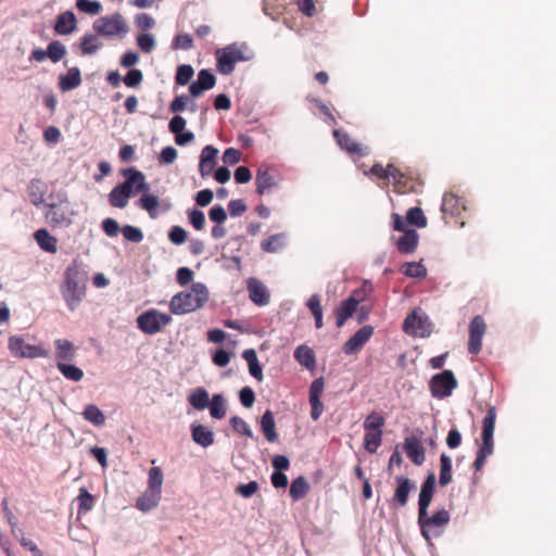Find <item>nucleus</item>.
Returning a JSON list of instances; mask_svg holds the SVG:
<instances>
[{"instance_id": "obj_51", "label": "nucleus", "mask_w": 556, "mask_h": 556, "mask_svg": "<svg viewBox=\"0 0 556 556\" xmlns=\"http://www.w3.org/2000/svg\"><path fill=\"white\" fill-rule=\"evenodd\" d=\"M148 488L149 490L156 491L161 493V488L163 484V472L160 467H152L148 473Z\"/></svg>"}, {"instance_id": "obj_14", "label": "nucleus", "mask_w": 556, "mask_h": 556, "mask_svg": "<svg viewBox=\"0 0 556 556\" xmlns=\"http://www.w3.org/2000/svg\"><path fill=\"white\" fill-rule=\"evenodd\" d=\"M391 179H392L393 190L396 193H401V194L409 193V192H417L421 186V184L418 179L406 176L397 167H395V169L391 176Z\"/></svg>"}, {"instance_id": "obj_27", "label": "nucleus", "mask_w": 556, "mask_h": 556, "mask_svg": "<svg viewBox=\"0 0 556 556\" xmlns=\"http://www.w3.org/2000/svg\"><path fill=\"white\" fill-rule=\"evenodd\" d=\"M49 211L46 213V218L52 227H68L72 219L68 215L55 204H48Z\"/></svg>"}, {"instance_id": "obj_23", "label": "nucleus", "mask_w": 556, "mask_h": 556, "mask_svg": "<svg viewBox=\"0 0 556 556\" xmlns=\"http://www.w3.org/2000/svg\"><path fill=\"white\" fill-rule=\"evenodd\" d=\"M494 434H482V443L477 452V457L473 462V468L476 471H479L482 469V467L485 464L486 458L493 453L494 447V441H493Z\"/></svg>"}, {"instance_id": "obj_29", "label": "nucleus", "mask_w": 556, "mask_h": 556, "mask_svg": "<svg viewBox=\"0 0 556 556\" xmlns=\"http://www.w3.org/2000/svg\"><path fill=\"white\" fill-rule=\"evenodd\" d=\"M34 239L41 250L53 254L58 252V240L47 229L41 228L35 231Z\"/></svg>"}, {"instance_id": "obj_18", "label": "nucleus", "mask_w": 556, "mask_h": 556, "mask_svg": "<svg viewBox=\"0 0 556 556\" xmlns=\"http://www.w3.org/2000/svg\"><path fill=\"white\" fill-rule=\"evenodd\" d=\"M248 291L251 301L256 305L264 306L269 303V292L258 279L251 278L248 281Z\"/></svg>"}, {"instance_id": "obj_8", "label": "nucleus", "mask_w": 556, "mask_h": 556, "mask_svg": "<svg viewBox=\"0 0 556 556\" xmlns=\"http://www.w3.org/2000/svg\"><path fill=\"white\" fill-rule=\"evenodd\" d=\"M281 177L278 170L267 165H261L255 176V191L260 195L269 193L279 187Z\"/></svg>"}, {"instance_id": "obj_21", "label": "nucleus", "mask_w": 556, "mask_h": 556, "mask_svg": "<svg viewBox=\"0 0 556 556\" xmlns=\"http://www.w3.org/2000/svg\"><path fill=\"white\" fill-rule=\"evenodd\" d=\"M218 150L213 146H205L202 149L199 163V172L202 177L208 176L214 170Z\"/></svg>"}, {"instance_id": "obj_3", "label": "nucleus", "mask_w": 556, "mask_h": 556, "mask_svg": "<svg viewBox=\"0 0 556 556\" xmlns=\"http://www.w3.org/2000/svg\"><path fill=\"white\" fill-rule=\"evenodd\" d=\"M252 58L253 53L247 45H228L216 51L217 71L223 75H229L235 71L237 63L250 61Z\"/></svg>"}, {"instance_id": "obj_1", "label": "nucleus", "mask_w": 556, "mask_h": 556, "mask_svg": "<svg viewBox=\"0 0 556 556\" xmlns=\"http://www.w3.org/2000/svg\"><path fill=\"white\" fill-rule=\"evenodd\" d=\"M88 273L81 262L73 260L64 271V280L60 287L61 294L71 311H75L86 295Z\"/></svg>"}, {"instance_id": "obj_47", "label": "nucleus", "mask_w": 556, "mask_h": 556, "mask_svg": "<svg viewBox=\"0 0 556 556\" xmlns=\"http://www.w3.org/2000/svg\"><path fill=\"white\" fill-rule=\"evenodd\" d=\"M394 164H388L383 167L381 164H374L368 172H365L366 175L375 176L379 179L389 180L395 169Z\"/></svg>"}, {"instance_id": "obj_52", "label": "nucleus", "mask_w": 556, "mask_h": 556, "mask_svg": "<svg viewBox=\"0 0 556 556\" xmlns=\"http://www.w3.org/2000/svg\"><path fill=\"white\" fill-rule=\"evenodd\" d=\"M406 222L420 228L427 226V218L420 207L409 208L406 214Z\"/></svg>"}, {"instance_id": "obj_28", "label": "nucleus", "mask_w": 556, "mask_h": 556, "mask_svg": "<svg viewBox=\"0 0 556 556\" xmlns=\"http://www.w3.org/2000/svg\"><path fill=\"white\" fill-rule=\"evenodd\" d=\"M27 192L30 202L39 206L45 202V195L47 192V186L46 184L38 178L31 179L30 182L27 186Z\"/></svg>"}, {"instance_id": "obj_60", "label": "nucleus", "mask_w": 556, "mask_h": 556, "mask_svg": "<svg viewBox=\"0 0 556 556\" xmlns=\"http://www.w3.org/2000/svg\"><path fill=\"white\" fill-rule=\"evenodd\" d=\"M137 45L143 52H151L155 47V40L151 34H141L137 37Z\"/></svg>"}, {"instance_id": "obj_39", "label": "nucleus", "mask_w": 556, "mask_h": 556, "mask_svg": "<svg viewBox=\"0 0 556 556\" xmlns=\"http://www.w3.org/2000/svg\"><path fill=\"white\" fill-rule=\"evenodd\" d=\"M160 205L159 198L153 194H143L139 201L138 206L147 211L151 218L157 217V207Z\"/></svg>"}, {"instance_id": "obj_49", "label": "nucleus", "mask_w": 556, "mask_h": 556, "mask_svg": "<svg viewBox=\"0 0 556 556\" xmlns=\"http://www.w3.org/2000/svg\"><path fill=\"white\" fill-rule=\"evenodd\" d=\"M47 54L53 63H56L65 56L66 48L59 40H54L48 45Z\"/></svg>"}, {"instance_id": "obj_58", "label": "nucleus", "mask_w": 556, "mask_h": 556, "mask_svg": "<svg viewBox=\"0 0 556 556\" xmlns=\"http://www.w3.org/2000/svg\"><path fill=\"white\" fill-rule=\"evenodd\" d=\"M188 219L197 230H202L205 226L204 213L198 208L188 211Z\"/></svg>"}, {"instance_id": "obj_15", "label": "nucleus", "mask_w": 556, "mask_h": 556, "mask_svg": "<svg viewBox=\"0 0 556 556\" xmlns=\"http://www.w3.org/2000/svg\"><path fill=\"white\" fill-rule=\"evenodd\" d=\"M396 489L392 497V504L394 507H404L408 502V495L416 489V484L413 480L404 476L395 477Z\"/></svg>"}, {"instance_id": "obj_25", "label": "nucleus", "mask_w": 556, "mask_h": 556, "mask_svg": "<svg viewBox=\"0 0 556 556\" xmlns=\"http://www.w3.org/2000/svg\"><path fill=\"white\" fill-rule=\"evenodd\" d=\"M418 233L414 229H408L397 239L396 248L402 254H410L416 251L418 245Z\"/></svg>"}, {"instance_id": "obj_34", "label": "nucleus", "mask_w": 556, "mask_h": 556, "mask_svg": "<svg viewBox=\"0 0 556 556\" xmlns=\"http://www.w3.org/2000/svg\"><path fill=\"white\" fill-rule=\"evenodd\" d=\"M309 491V484L305 477L295 478L290 485L289 495L293 501L303 498Z\"/></svg>"}, {"instance_id": "obj_22", "label": "nucleus", "mask_w": 556, "mask_h": 556, "mask_svg": "<svg viewBox=\"0 0 556 556\" xmlns=\"http://www.w3.org/2000/svg\"><path fill=\"white\" fill-rule=\"evenodd\" d=\"M358 304L359 300L354 295H351L340 304V306L334 312L337 318V327L341 328L345 324L346 319L354 314Z\"/></svg>"}, {"instance_id": "obj_53", "label": "nucleus", "mask_w": 556, "mask_h": 556, "mask_svg": "<svg viewBox=\"0 0 556 556\" xmlns=\"http://www.w3.org/2000/svg\"><path fill=\"white\" fill-rule=\"evenodd\" d=\"M76 8L84 13L98 15L102 11V4L99 1L77 0Z\"/></svg>"}, {"instance_id": "obj_43", "label": "nucleus", "mask_w": 556, "mask_h": 556, "mask_svg": "<svg viewBox=\"0 0 556 556\" xmlns=\"http://www.w3.org/2000/svg\"><path fill=\"white\" fill-rule=\"evenodd\" d=\"M56 367L62 372V375L71 381L78 382L84 377V371L74 365L56 363Z\"/></svg>"}, {"instance_id": "obj_56", "label": "nucleus", "mask_w": 556, "mask_h": 556, "mask_svg": "<svg viewBox=\"0 0 556 556\" xmlns=\"http://www.w3.org/2000/svg\"><path fill=\"white\" fill-rule=\"evenodd\" d=\"M230 425L233 428V430L236 432H238L239 434L245 435L248 438H253V432H252L250 426L241 417H239V416L231 417Z\"/></svg>"}, {"instance_id": "obj_64", "label": "nucleus", "mask_w": 556, "mask_h": 556, "mask_svg": "<svg viewBox=\"0 0 556 556\" xmlns=\"http://www.w3.org/2000/svg\"><path fill=\"white\" fill-rule=\"evenodd\" d=\"M192 37L189 34L177 35L174 39V48L189 50L192 48Z\"/></svg>"}, {"instance_id": "obj_9", "label": "nucleus", "mask_w": 556, "mask_h": 556, "mask_svg": "<svg viewBox=\"0 0 556 556\" xmlns=\"http://www.w3.org/2000/svg\"><path fill=\"white\" fill-rule=\"evenodd\" d=\"M429 387L433 397L444 399L457 387V380L451 370H443L431 378Z\"/></svg>"}, {"instance_id": "obj_46", "label": "nucleus", "mask_w": 556, "mask_h": 556, "mask_svg": "<svg viewBox=\"0 0 556 556\" xmlns=\"http://www.w3.org/2000/svg\"><path fill=\"white\" fill-rule=\"evenodd\" d=\"M401 271L412 278H425L427 276V269L421 263H405L403 264Z\"/></svg>"}, {"instance_id": "obj_35", "label": "nucleus", "mask_w": 556, "mask_h": 556, "mask_svg": "<svg viewBox=\"0 0 556 556\" xmlns=\"http://www.w3.org/2000/svg\"><path fill=\"white\" fill-rule=\"evenodd\" d=\"M188 401L193 408L203 410L208 407L211 400L205 389L198 388L189 395Z\"/></svg>"}, {"instance_id": "obj_63", "label": "nucleus", "mask_w": 556, "mask_h": 556, "mask_svg": "<svg viewBox=\"0 0 556 556\" xmlns=\"http://www.w3.org/2000/svg\"><path fill=\"white\" fill-rule=\"evenodd\" d=\"M258 490V483L251 481L247 484H239L236 489V493L240 494L244 498L251 497Z\"/></svg>"}, {"instance_id": "obj_41", "label": "nucleus", "mask_w": 556, "mask_h": 556, "mask_svg": "<svg viewBox=\"0 0 556 556\" xmlns=\"http://www.w3.org/2000/svg\"><path fill=\"white\" fill-rule=\"evenodd\" d=\"M295 359L306 368H311L315 365V354L313 350L306 345H300L294 352Z\"/></svg>"}, {"instance_id": "obj_37", "label": "nucleus", "mask_w": 556, "mask_h": 556, "mask_svg": "<svg viewBox=\"0 0 556 556\" xmlns=\"http://www.w3.org/2000/svg\"><path fill=\"white\" fill-rule=\"evenodd\" d=\"M102 47L99 38L93 34H86L80 41V49L84 55L94 54Z\"/></svg>"}, {"instance_id": "obj_44", "label": "nucleus", "mask_w": 556, "mask_h": 556, "mask_svg": "<svg viewBox=\"0 0 556 556\" xmlns=\"http://www.w3.org/2000/svg\"><path fill=\"white\" fill-rule=\"evenodd\" d=\"M384 424V417L376 412H372L366 417L364 421V429L366 431L379 432L382 431Z\"/></svg>"}, {"instance_id": "obj_40", "label": "nucleus", "mask_w": 556, "mask_h": 556, "mask_svg": "<svg viewBox=\"0 0 556 556\" xmlns=\"http://www.w3.org/2000/svg\"><path fill=\"white\" fill-rule=\"evenodd\" d=\"M210 415L215 419H222L226 416L227 407L222 394H214L210 401Z\"/></svg>"}, {"instance_id": "obj_31", "label": "nucleus", "mask_w": 556, "mask_h": 556, "mask_svg": "<svg viewBox=\"0 0 556 556\" xmlns=\"http://www.w3.org/2000/svg\"><path fill=\"white\" fill-rule=\"evenodd\" d=\"M76 28V17L71 11L61 13L55 22L54 30L60 35L71 34Z\"/></svg>"}, {"instance_id": "obj_32", "label": "nucleus", "mask_w": 556, "mask_h": 556, "mask_svg": "<svg viewBox=\"0 0 556 556\" xmlns=\"http://www.w3.org/2000/svg\"><path fill=\"white\" fill-rule=\"evenodd\" d=\"M191 433L193 441L203 447H207L214 442V433L206 426L192 425Z\"/></svg>"}, {"instance_id": "obj_20", "label": "nucleus", "mask_w": 556, "mask_h": 556, "mask_svg": "<svg viewBox=\"0 0 556 556\" xmlns=\"http://www.w3.org/2000/svg\"><path fill=\"white\" fill-rule=\"evenodd\" d=\"M404 450L415 465L420 466L424 464L426 452L421 442L416 437H407L405 439Z\"/></svg>"}, {"instance_id": "obj_10", "label": "nucleus", "mask_w": 556, "mask_h": 556, "mask_svg": "<svg viewBox=\"0 0 556 556\" xmlns=\"http://www.w3.org/2000/svg\"><path fill=\"white\" fill-rule=\"evenodd\" d=\"M122 174L125 177V181L123 184H119L118 186L129 197L138 192L146 193L150 190V186L149 184H147L146 177L140 170L134 167H129L123 169Z\"/></svg>"}, {"instance_id": "obj_2", "label": "nucleus", "mask_w": 556, "mask_h": 556, "mask_svg": "<svg viewBox=\"0 0 556 556\" xmlns=\"http://www.w3.org/2000/svg\"><path fill=\"white\" fill-rule=\"evenodd\" d=\"M208 299V292L203 283H193L189 291L175 294L169 303V309L175 315H184L202 307Z\"/></svg>"}, {"instance_id": "obj_24", "label": "nucleus", "mask_w": 556, "mask_h": 556, "mask_svg": "<svg viewBox=\"0 0 556 556\" xmlns=\"http://www.w3.org/2000/svg\"><path fill=\"white\" fill-rule=\"evenodd\" d=\"M81 84V74L78 67L70 68L66 74L60 75L59 88L62 92L76 89Z\"/></svg>"}, {"instance_id": "obj_19", "label": "nucleus", "mask_w": 556, "mask_h": 556, "mask_svg": "<svg viewBox=\"0 0 556 556\" xmlns=\"http://www.w3.org/2000/svg\"><path fill=\"white\" fill-rule=\"evenodd\" d=\"M215 83L216 78L211 72L207 70H201L198 74L197 80L189 87L190 94L197 98L201 96L203 91L212 89L215 86Z\"/></svg>"}, {"instance_id": "obj_57", "label": "nucleus", "mask_w": 556, "mask_h": 556, "mask_svg": "<svg viewBox=\"0 0 556 556\" xmlns=\"http://www.w3.org/2000/svg\"><path fill=\"white\" fill-rule=\"evenodd\" d=\"M143 80V74L140 70H130L123 78L124 84L129 88H136L140 86Z\"/></svg>"}, {"instance_id": "obj_59", "label": "nucleus", "mask_w": 556, "mask_h": 556, "mask_svg": "<svg viewBox=\"0 0 556 556\" xmlns=\"http://www.w3.org/2000/svg\"><path fill=\"white\" fill-rule=\"evenodd\" d=\"M123 236L130 242H140L143 239L141 230L137 227L126 225L122 228Z\"/></svg>"}, {"instance_id": "obj_61", "label": "nucleus", "mask_w": 556, "mask_h": 556, "mask_svg": "<svg viewBox=\"0 0 556 556\" xmlns=\"http://www.w3.org/2000/svg\"><path fill=\"white\" fill-rule=\"evenodd\" d=\"M168 238L174 244H182L187 240V231L180 226H173Z\"/></svg>"}, {"instance_id": "obj_5", "label": "nucleus", "mask_w": 556, "mask_h": 556, "mask_svg": "<svg viewBox=\"0 0 556 556\" xmlns=\"http://www.w3.org/2000/svg\"><path fill=\"white\" fill-rule=\"evenodd\" d=\"M450 522V513L446 509H441L434 513L432 516H426L418 519V525L421 530V534L427 542L434 536L438 538L442 534V529Z\"/></svg>"}, {"instance_id": "obj_17", "label": "nucleus", "mask_w": 556, "mask_h": 556, "mask_svg": "<svg viewBox=\"0 0 556 556\" xmlns=\"http://www.w3.org/2000/svg\"><path fill=\"white\" fill-rule=\"evenodd\" d=\"M466 210L465 201L454 193H445L443 197L441 211L443 217L446 219L448 216L452 218L460 217L462 213Z\"/></svg>"}, {"instance_id": "obj_33", "label": "nucleus", "mask_w": 556, "mask_h": 556, "mask_svg": "<svg viewBox=\"0 0 556 556\" xmlns=\"http://www.w3.org/2000/svg\"><path fill=\"white\" fill-rule=\"evenodd\" d=\"M261 428L268 442H275L278 438L276 424L271 410L267 409L261 418Z\"/></svg>"}, {"instance_id": "obj_38", "label": "nucleus", "mask_w": 556, "mask_h": 556, "mask_svg": "<svg viewBox=\"0 0 556 556\" xmlns=\"http://www.w3.org/2000/svg\"><path fill=\"white\" fill-rule=\"evenodd\" d=\"M285 245V235L276 233L269 236L267 239L261 242V248L264 252L276 253L280 251Z\"/></svg>"}, {"instance_id": "obj_26", "label": "nucleus", "mask_w": 556, "mask_h": 556, "mask_svg": "<svg viewBox=\"0 0 556 556\" xmlns=\"http://www.w3.org/2000/svg\"><path fill=\"white\" fill-rule=\"evenodd\" d=\"M56 363H66L74 359L76 349L74 344L66 339H58L54 341Z\"/></svg>"}, {"instance_id": "obj_12", "label": "nucleus", "mask_w": 556, "mask_h": 556, "mask_svg": "<svg viewBox=\"0 0 556 556\" xmlns=\"http://www.w3.org/2000/svg\"><path fill=\"white\" fill-rule=\"evenodd\" d=\"M9 350L16 357L36 358L47 356V353L40 346L26 344L24 339L18 336L9 338Z\"/></svg>"}, {"instance_id": "obj_13", "label": "nucleus", "mask_w": 556, "mask_h": 556, "mask_svg": "<svg viewBox=\"0 0 556 556\" xmlns=\"http://www.w3.org/2000/svg\"><path fill=\"white\" fill-rule=\"evenodd\" d=\"M333 137L342 150L350 154L364 156L369 154V148L356 142L348 132L340 129L333 130Z\"/></svg>"}, {"instance_id": "obj_4", "label": "nucleus", "mask_w": 556, "mask_h": 556, "mask_svg": "<svg viewBox=\"0 0 556 556\" xmlns=\"http://www.w3.org/2000/svg\"><path fill=\"white\" fill-rule=\"evenodd\" d=\"M172 323V316L151 308L137 317L138 328L146 334H155L161 332Z\"/></svg>"}, {"instance_id": "obj_42", "label": "nucleus", "mask_w": 556, "mask_h": 556, "mask_svg": "<svg viewBox=\"0 0 556 556\" xmlns=\"http://www.w3.org/2000/svg\"><path fill=\"white\" fill-rule=\"evenodd\" d=\"M84 418L93 424L94 426H102L105 422V417L100 408L93 404H89L83 412Z\"/></svg>"}, {"instance_id": "obj_50", "label": "nucleus", "mask_w": 556, "mask_h": 556, "mask_svg": "<svg viewBox=\"0 0 556 556\" xmlns=\"http://www.w3.org/2000/svg\"><path fill=\"white\" fill-rule=\"evenodd\" d=\"M382 431H366L364 437V447L369 453H376L381 445Z\"/></svg>"}, {"instance_id": "obj_54", "label": "nucleus", "mask_w": 556, "mask_h": 556, "mask_svg": "<svg viewBox=\"0 0 556 556\" xmlns=\"http://www.w3.org/2000/svg\"><path fill=\"white\" fill-rule=\"evenodd\" d=\"M495 420L496 409L494 406H491L482 420V434H494Z\"/></svg>"}, {"instance_id": "obj_16", "label": "nucleus", "mask_w": 556, "mask_h": 556, "mask_svg": "<svg viewBox=\"0 0 556 556\" xmlns=\"http://www.w3.org/2000/svg\"><path fill=\"white\" fill-rule=\"evenodd\" d=\"M374 328L371 326H364L358 329L343 345L345 354L351 355L358 352L363 345L371 338Z\"/></svg>"}, {"instance_id": "obj_48", "label": "nucleus", "mask_w": 556, "mask_h": 556, "mask_svg": "<svg viewBox=\"0 0 556 556\" xmlns=\"http://www.w3.org/2000/svg\"><path fill=\"white\" fill-rule=\"evenodd\" d=\"M77 501H78V514H83V513L86 514L93 508L94 497L85 488H81L79 490Z\"/></svg>"}, {"instance_id": "obj_6", "label": "nucleus", "mask_w": 556, "mask_h": 556, "mask_svg": "<svg viewBox=\"0 0 556 556\" xmlns=\"http://www.w3.org/2000/svg\"><path fill=\"white\" fill-rule=\"evenodd\" d=\"M93 29L98 35L105 37H123L129 30L128 25L119 13L98 18L93 23Z\"/></svg>"}, {"instance_id": "obj_11", "label": "nucleus", "mask_w": 556, "mask_h": 556, "mask_svg": "<svg viewBox=\"0 0 556 556\" xmlns=\"http://www.w3.org/2000/svg\"><path fill=\"white\" fill-rule=\"evenodd\" d=\"M486 332V324L480 315L475 316L469 324L468 352L477 355L482 348V338Z\"/></svg>"}, {"instance_id": "obj_7", "label": "nucleus", "mask_w": 556, "mask_h": 556, "mask_svg": "<svg viewBox=\"0 0 556 556\" xmlns=\"http://www.w3.org/2000/svg\"><path fill=\"white\" fill-rule=\"evenodd\" d=\"M403 330L409 336L421 338L429 337L431 333V323L420 308H415L405 317Z\"/></svg>"}, {"instance_id": "obj_36", "label": "nucleus", "mask_w": 556, "mask_h": 556, "mask_svg": "<svg viewBox=\"0 0 556 556\" xmlns=\"http://www.w3.org/2000/svg\"><path fill=\"white\" fill-rule=\"evenodd\" d=\"M452 482V460L451 457L443 453L440 456V476L439 483L441 486H446Z\"/></svg>"}, {"instance_id": "obj_55", "label": "nucleus", "mask_w": 556, "mask_h": 556, "mask_svg": "<svg viewBox=\"0 0 556 556\" xmlns=\"http://www.w3.org/2000/svg\"><path fill=\"white\" fill-rule=\"evenodd\" d=\"M194 71L191 65L184 64L178 66L175 77L176 84L180 86L187 85L191 80Z\"/></svg>"}, {"instance_id": "obj_45", "label": "nucleus", "mask_w": 556, "mask_h": 556, "mask_svg": "<svg viewBox=\"0 0 556 556\" xmlns=\"http://www.w3.org/2000/svg\"><path fill=\"white\" fill-rule=\"evenodd\" d=\"M109 198L112 206L124 208L128 204L130 197L117 185L111 190Z\"/></svg>"}, {"instance_id": "obj_30", "label": "nucleus", "mask_w": 556, "mask_h": 556, "mask_svg": "<svg viewBox=\"0 0 556 556\" xmlns=\"http://www.w3.org/2000/svg\"><path fill=\"white\" fill-rule=\"evenodd\" d=\"M161 500V493L147 489L141 496L137 498L136 507L143 511H150L155 508Z\"/></svg>"}, {"instance_id": "obj_62", "label": "nucleus", "mask_w": 556, "mask_h": 556, "mask_svg": "<svg viewBox=\"0 0 556 556\" xmlns=\"http://www.w3.org/2000/svg\"><path fill=\"white\" fill-rule=\"evenodd\" d=\"M239 399L244 407L250 408L255 402L254 391L250 387H244L239 392Z\"/></svg>"}]
</instances>
